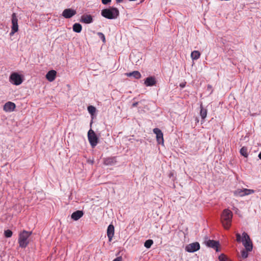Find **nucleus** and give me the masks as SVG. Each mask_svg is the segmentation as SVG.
Instances as JSON below:
<instances>
[{
  "instance_id": "nucleus-1",
  "label": "nucleus",
  "mask_w": 261,
  "mask_h": 261,
  "mask_svg": "<svg viewBox=\"0 0 261 261\" xmlns=\"http://www.w3.org/2000/svg\"><path fill=\"white\" fill-rule=\"evenodd\" d=\"M101 15L106 18L115 19L119 16V11L117 8L110 7L102 10Z\"/></svg>"
},
{
  "instance_id": "nucleus-2",
  "label": "nucleus",
  "mask_w": 261,
  "mask_h": 261,
  "mask_svg": "<svg viewBox=\"0 0 261 261\" xmlns=\"http://www.w3.org/2000/svg\"><path fill=\"white\" fill-rule=\"evenodd\" d=\"M232 213L228 209H225L221 217V222L225 229H229L231 225Z\"/></svg>"
},
{
  "instance_id": "nucleus-3",
  "label": "nucleus",
  "mask_w": 261,
  "mask_h": 261,
  "mask_svg": "<svg viewBox=\"0 0 261 261\" xmlns=\"http://www.w3.org/2000/svg\"><path fill=\"white\" fill-rule=\"evenodd\" d=\"M32 234V231H28L26 230H23L20 233L18 238V243L20 247L22 248L27 247L29 243L28 239Z\"/></svg>"
},
{
  "instance_id": "nucleus-4",
  "label": "nucleus",
  "mask_w": 261,
  "mask_h": 261,
  "mask_svg": "<svg viewBox=\"0 0 261 261\" xmlns=\"http://www.w3.org/2000/svg\"><path fill=\"white\" fill-rule=\"evenodd\" d=\"M9 81L13 85L18 86L23 82V77L18 73L13 72L11 73L9 76Z\"/></svg>"
},
{
  "instance_id": "nucleus-5",
  "label": "nucleus",
  "mask_w": 261,
  "mask_h": 261,
  "mask_svg": "<svg viewBox=\"0 0 261 261\" xmlns=\"http://www.w3.org/2000/svg\"><path fill=\"white\" fill-rule=\"evenodd\" d=\"M242 242L245 249L247 251H251L253 248V244L249 235L245 232L242 233Z\"/></svg>"
},
{
  "instance_id": "nucleus-6",
  "label": "nucleus",
  "mask_w": 261,
  "mask_h": 261,
  "mask_svg": "<svg viewBox=\"0 0 261 261\" xmlns=\"http://www.w3.org/2000/svg\"><path fill=\"white\" fill-rule=\"evenodd\" d=\"M88 139L92 148L95 147L97 145L98 138L95 133L92 129H90L88 132Z\"/></svg>"
},
{
  "instance_id": "nucleus-7",
  "label": "nucleus",
  "mask_w": 261,
  "mask_h": 261,
  "mask_svg": "<svg viewBox=\"0 0 261 261\" xmlns=\"http://www.w3.org/2000/svg\"><path fill=\"white\" fill-rule=\"evenodd\" d=\"M233 194L236 196L243 197L246 195H249L250 194L254 193V191L252 189H238L233 192Z\"/></svg>"
},
{
  "instance_id": "nucleus-8",
  "label": "nucleus",
  "mask_w": 261,
  "mask_h": 261,
  "mask_svg": "<svg viewBox=\"0 0 261 261\" xmlns=\"http://www.w3.org/2000/svg\"><path fill=\"white\" fill-rule=\"evenodd\" d=\"M11 21H12V27H11V31L10 33V35L13 36L18 30V19H17L16 13H13L12 14Z\"/></svg>"
},
{
  "instance_id": "nucleus-9",
  "label": "nucleus",
  "mask_w": 261,
  "mask_h": 261,
  "mask_svg": "<svg viewBox=\"0 0 261 261\" xmlns=\"http://www.w3.org/2000/svg\"><path fill=\"white\" fill-rule=\"evenodd\" d=\"M200 249V244L198 242H194L186 246L185 250L188 252H194Z\"/></svg>"
},
{
  "instance_id": "nucleus-10",
  "label": "nucleus",
  "mask_w": 261,
  "mask_h": 261,
  "mask_svg": "<svg viewBox=\"0 0 261 261\" xmlns=\"http://www.w3.org/2000/svg\"><path fill=\"white\" fill-rule=\"evenodd\" d=\"M153 132L156 135V141L159 144H164L163 134L161 130L159 128H154Z\"/></svg>"
},
{
  "instance_id": "nucleus-11",
  "label": "nucleus",
  "mask_w": 261,
  "mask_h": 261,
  "mask_svg": "<svg viewBox=\"0 0 261 261\" xmlns=\"http://www.w3.org/2000/svg\"><path fill=\"white\" fill-rule=\"evenodd\" d=\"M76 14V10L71 8L65 9L62 12V15L67 19H69L73 17Z\"/></svg>"
},
{
  "instance_id": "nucleus-12",
  "label": "nucleus",
  "mask_w": 261,
  "mask_h": 261,
  "mask_svg": "<svg viewBox=\"0 0 261 261\" xmlns=\"http://www.w3.org/2000/svg\"><path fill=\"white\" fill-rule=\"evenodd\" d=\"M156 81L154 76H150L144 80V84L147 87H152L155 86Z\"/></svg>"
},
{
  "instance_id": "nucleus-13",
  "label": "nucleus",
  "mask_w": 261,
  "mask_h": 261,
  "mask_svg": "<svg viewBox=\"0 0 261 261\" xmlns=\"http://www.w3.org/2000/svg\"><path fill=\"white\" fill-rule=\"evenodd\" d=\"M80 21L86 24H89L93 22V18L92 16L90 14H84L81 16Z\"/></svg>"
},
{
  "instance_id": "nucleus-14",
  "label": "nucleus",
  "mask_w": 261,
  "mask_h": 261,
  "mask_svg": "<svg viewBox=\"0 0 261 261\" xmlns=\"http://www.w3.org/2000/svg\"><path fill=\"white\" fill-rule=\"evenodd\" d=\"M16 108L15 104L14 102L8 101L4 106V110L6 112H11L13 111Z\"/></svg>"
},
{
  "instance_id": "nucleus-15",
  "label": "nucleus",
  "mask_w": 261,
  "mask_h": 261,
  "mask_svg": "<svg viewBox=\"0 0 261 261\" xmlns=\"http://www.w3.org/2000/svg\"><path fill=\"white\" fill-rule=\"evenodd\" d=\"M107 236L109 239V241L111 242L114 234V226L113 224H110L107 230Z\"/></svg>"
},
{
  "instance_id": "nucleus-16",
  "label": "nucleus",
  "mask_w": 261,
  "mask_h": 261,
  "mask_svg": "<svg viewBox=\"0 0 261 261\" xmlns=\"http://www.w3.org/2000/svg\"><path fill=\"white\" fill-rule=\"evenodd\" d=\"M57 72L54 70L49 71L46 74V79L49 82H53L56 78Z\"/></svg>"
},
{
  "instance_id": "nucleus-17",
  "label": "nucleus",
  "mask_w": 261,
  "mask_h": 261,
  "mask_svg": "<svg viewBox=\"0 0 261 261\" xmlns=\"http://www.w3.org/2000/svg\"><path fill=\"white\" fill-rule=\"evenodd\" d=\"M84 215V213L82 211H76L73 212L71 216V219L74 221H77L80 219Z\"/></svg>"
},
{
  "instance_id": "nucleus-18",
  "label": "nucleus",
  "mask_w": 261,
  "mask_h": 261,
  "mask_svg": "<svg viewBox=\"0 0 261 261\" xmlns=\"http://www.w3.org/2000/svg\"><path fill=\"white\" fill-rule=\"evenodd\" d=\"M125 75L128 77L133 76L135 79H139L141 77V74L138 71H134L132 72L126 73Z\"/></svg>"
},
{
  "instance_id": "nucleus-19",
  "label": "nucleus",
  "mask_w": 261,
  "mask_h": 261,
  "mask_svg": "<svg viewBox=\"0 0 261 261\" xmlns=\"http://www.w3.org/2000/svg\"><path fill=\"white\" fill-rule=\"evenodd\" d=\"M219 242L214 240H208L206 242V245L211 248L216 249L218 248Z\"/></svg>"
},
{
  "instance_id": "nucleus-20",
  "label": "nucleus",
  "mask_w": 261,
  "mask_h": 261,
  "mask_svg": "<svg viewBox=\"0 0 261 261\" xmlns=\"http://www.w3.org/2000/svg\"><path fill=\"white\" fill-rule=\"evenodd\" d=\"M207 113V110L205 108H204L202 105H200V115L201 116L202 120H204L205 118L206 117Z\"/></svg>"
},
{
  "instance_id": "nucleus-21",
  "label": "nucleus",
  "mask_w": 261,
  "mask_h": 261,
  "mask_svg": "<svg viewBox=\"0 0 261 261\" xmlns=\"http://www.w3.org/2000/svg\"><path fill=\"white\" fill-rule=\"evenodd\" d=\"M116 162L115 158H108L105 160L104 164L106 165H113Z\"/></svg>"
},
{
  "instance_id": "nucleus-22",
  "label": "nucleus",
  "mask_w": 261,
  "mask_h": 261,
  "mask_svg": "<svg viewBox=\"0 0 261 261\" xmlns=\"http://www.w3.org/2000/svg\"><path fill=\"white\" fill-rule=\"evenodd\" d=\"M72 29L74 32L79 33L82 31V26L79 23H75L73 25Z\"/></svg>"
},
{
  "instance_id": "nucleus-23",
  "label": "nucleus",
  "mask_w": 261,
  "mask_h": 261,
  "mask_svg": "<svg viewBox=\"0 0 261 261\" xmlns=\"http://www.w3.org/2000/svg\"><path fill=\"white\" fill-rule=\"evenodd\" d=\"M240 154L245 158H248V148L246 146L242 147L240 150Z\"/></svg>"
},
{
  "instance_id": "nucleus-24",
  "label": "nucleus",
  "mask_w": 261,
  "mask_h": 261,
  "mask_svg": "<svg viewBox=\"0 0 261 261\" xmlns=\"http://www.w3.org/2000/svg\"><path fill=\"white\" fill-rule=\"evenodd\" d=\"M200 53L199 51L194 50L191 53V57L193 60H196L199 58Z\"/></svg>"
},
{
  "instance_id": "nucleus-25",
  "label": "nucleus",
  "mask_w": 261,
  "mask_h": 261,
  "mask_svg": "<svg viewBox=\"0 0 261 261\" xmlns=\"http://www.w3.org/2000/svg\"><path fill=\"white\" fill-rule=\"evenodd\" d=\"M153 241L152 240L148 239L145 242L144 245L146 248L148 249L151 247V246L153 244Z\"/></svg>"
},
{
  "instance_id": "nucleus-26",
  "label": "nucleus",
  "mask_w": 261,
  "mask_h": 261,
  "mask_svg": "<svg viewBox=\"0 0 261 261\" xmlns=\"http://www.w3.org/2000/svg\"><path fill=\"white\" fill-rule=\"evenodd\" d=\"M87 109L89 113L91 115H93L96 111V108L93 106H88Z\"/></svg>"
},
{
  "instance_id": "nucleus-27",
  "label": "nucleus",
  "mask_w": 261,
  "mask_h": 261,
  "mask_svg": "<svg viewBox=\"0 0 261 261\" xmlns=\"http://www.w3.org/2000/svg\"><path fill=\"white\" fill-rule=\"evenodd\" d=\"M219 261H230V260L224 254H221L219 256Z\"/></svg>"
},
{
  "instance_id": "nucleus-28",
  "label": "nucleus",
  "mask_w": 261,
  "mask_h": 261,
  "mask_svg": "<svg viewBox=\"0 0 261 261\" xmlns=\"http://www.w3.org/2000/svg\"><path fill=\"white\" fill-rule=\"evenodd\" d=\"M4 234H5V236L6 238H10L12 236L13 232L11 230L7 229L5 231Z\"/></svg>"
},
{
  "instance_id": "nucleus-29",
  "label": "nucleus",
  "mask_w": 261,
  "mask_h": 261,
  "mask_svg": "<svg viewBox=\"0 0 261 261\" xmlns=\"http://www.w3.org/2000/svg\"><path fill=\"white\" fill-rule=\"evenodd\" d=\"M248 251H247L246 249L245 250L243 249L241 251V255H242V258H246L247 257H248Z\"/></svg>"
},
{
  "instance_id": "nucleus-30",
  "label": "nucleus",
  "mask_w": 261,
  "mask_h": 261,
  "mask_svg": "<svg viewBox=\"0 0 261 261\" xmlns=\"http://www.w3.org/2000/svg\"><path fill=\"white\" fill-rule=\"evenodd\" d=\"M97 35L101 39V40L102 41V42L103 43L106 42V38H105V35L102 33L98 32Z\"/></svg>"
},
{
  "instance_id": "nucleus-31",
  "label": "nucleus",
  "mask_w": 261,
  "mask_h": 261,
  "mask_svg": "<svg viewBox=\"0 0 261 261\" xmlns=\"http://www.w3.org/2000/svg\"><path fill=\"white\" fill-rule=\"evenodd\" d=\"M236 238L237 242H242V237H241L240 234L237 233Z\"/></svg>"
},
{
  "instance_id": "nucleus-32",
  "label": "nucleus",
  "mask_w": 261,
  "mask_h": 261,
  "mask_svg": "<svg viewBox=\"0 0 261 261\" xmlns=\"http://www.w3.org/2000/svg\"><path fill=\"white\" fill-rule=\"evenodd\" d=\"M112 0H101V2L103 5H108L111 2Z\"/></svg>"
},
{
  "instance_id": "nucleus-33",
  "label": "nucleus",
  "mask_w": 261,
  "mask_h": 261,
  "mask_svg": "<svg viewBox=\"0 0 261 261\" xmlns=\"http://www.w3.org/2000/svg\"><path fill=\"white\" fill-rule=\"evenodd\" d=\"M113 261H122V257L119 256L115 258Z\"/></svg>"
},
{
  "instance_id": "nucleus-34",
  "label": "nucleus",
  "mask_w": 261,
  "mask_h": 261,
  "mask_svg": "<svg viewBox=\"0 0 261 261\" xmlns=\"http://www.w3.org/2000/svg\"><path fill=\"white\" fill-rule=\"evenodd\" d=\"M138 102H134L133 104H132V107H136L138 106Z\"/></svg>"
},
{
  "instance_id": "nucleus-35",
  "label": "nucleus",
  "mask_w": 261,
  "mask_h": 261,
  "mask_svg": "<svg viewBox=\"0 0 261 261\" xmlns=\"http://www.w3.org/2000/svg\"><path fill=\"white\" fill-rule=\"evenodd\" d=\"M179 86H180V87H181V88H184V87H185V84L181 83V84H180V85H179Z\"/></svg>"
},
{
  "instance_id": "nucleus-36",
  "label": "nucleus",
  "mask_w": 261,
  "mask_h": 261,
  "mask_svg": "<svg viewBox=\"0 0 261 261\" xmlns=\"http://www.w3.org/2000/svg\"><path fill=\"white\" fill-rule=\"evenodd\" d=\"M123 1V0H116L117 3H120Z\"/></svg>"
},
{
  "instance_id": "nucleus-37",
  "label": "nucleus",
  "mask_w": 261,
  "mask_h": 261,
  "mask_svg": "<svg viewBox=\"0 0 261 261\" xmlns=\"http://www.w3.org/2000/svg\"><path fill=\"white\" fill-rule=\"evenodd\" d=\"M258 157L259 158V159L261 160V151L258 154Z\"/></svg>"
},
{
  "instance_id": "nucleus-38",
  "label": "nucleus",
  "mask_w": 261,
  "mask_h": 261,
  "mask_svg": "<svg viewBox=\"0 0 261 261\" xmlns=\"http://www.w3.org/2000/svg\"><path fill=\"white\" fill-rule=\"evenodd\" d=\"M207 88H211L212 86L211 85H208Z\"/></svg>"
},
{
  "instance_id": "nucleus-39",
  "label": "nucleus",
  "mask_w": 261,
  "mask_h": 261,
  "mask_svg": "<svg viewBox=\"0 0 261 261\" xmlns=\"http://www.w3.org/2000/svg\"><path fill=\"white\" fill-rule=\"evenodd\" d=\"M90 163H91V164H93V161H90Z\"/></svg>"
}]
</instances>
